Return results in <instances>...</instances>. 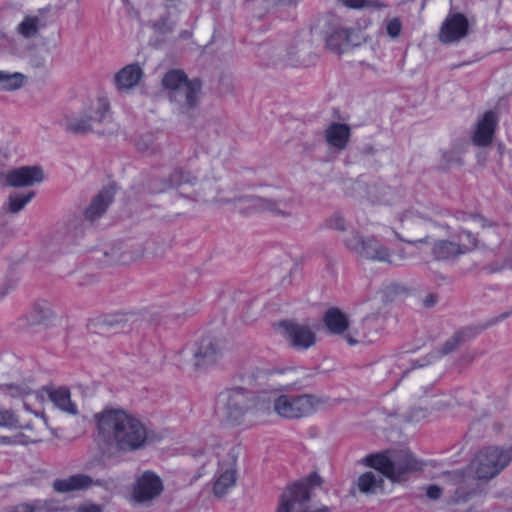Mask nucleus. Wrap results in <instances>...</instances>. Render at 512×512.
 I'll use <instances>...</instances> for the list:
<instances>
[{
    "label": "nucleus",
    "instance_id": "obj_1",
    "mask_svg": "<svg viewBox=\"0 0 512 512\" xmlns=\"http://www.w3.org/2000/svg\"><path fill=\"white\" fill-rule=\"evenodd\" d=\"M404 218L415 225L431 223L448 234L447 238L433 239L426 235L419 239H405L394 231L395 237L416 249L430 246L433 260L454 262L473 251H480L486 257L495 258L493 271L510 266L512 257V225L498 224L479 214L456 211L434 218L409 211Z\"/></svg>",
    "mask_w": 512,
    "mask_h": 512
},
{
    "label": "nucleus",
    "instance_id": "obj_2",
    "mask_svg": "<svg viewBox=\"0 0 512 512\" xmlns=\"http://www.w3.org/2000/svg\"><path fill=\"white\" fill-rule=\"evenodd\" d=\"M98 440L103 452L127 453L143 448L147 441L145 425L122 409H104L94 415Z\"/></svg>",
    "mask_w": 512,
    "mask_h": 512
},
{
    "label": "nucleus",
    "instance_id": "obj_3",
    "mask_svg": "<svg viewBox=\"0 0 512 512\" xmlns=\"http://www.w3.org/2000/svg\"><path fill=\"white\" fill-rule=\"evenodd\" d=\"M290 385L283 388L265 391V401L269 408L265 415L274 412L285 419H301L308 417L320 410L328 402V399L315 394H292Z\"/></svg>",
    "mask_w": 512,
    "mask_h": 512
},
{
    "label": "nucleus",
    "instance_id": "obj_4",
    "mask_svg": "<svg viewBox=\"0 0 512 512\" xmlns=\"http://www.w3.org/2000/svg\"><path fill=\"white\" fill-rule=\"evenodd\" d=\"M227 421L240 424L246 416L265 415L269 408L265 391H250L244 386L226 389L219 396Z\"/></svg>",
    "mask_w": 512,
    "mask_h": 512
},
{
    "label": "nucleus",
    "instance_id": "obj_5",
    "mask_svg": "<svg viewBox=\"0 0 512 512\" xmlns=\"http://www.w3.org/2000/svg\"><path fill=\"white\" fill-rule=\"evenodd\" d=\"M162 86L179 113L190 114L198 107L202 90L199 79H189L184 71L172 69L164 74Z\"/></svg>",
    "mask_w": 512,
    "mask_h": 512
},
{
    "label": "nucleus",
    "instance_id": "obj_6",
    "mask_svg": "<svg viewBox=\"0 0 512 512\" xmlns=\"http://www.w3.org/2000/svg\"><path fill=\"white\" fill-rule=\"evenodd\" d=\"M321 477L312 473L307 478L288 485L282 492L276 512H329L327 506L315 508L310 505L313 490L320 487Z\"/></svg>",
    "mask_w": 512,
    "mask_h": 512
},
{
    "label": "nucleus",
    "instance_id": "obj_7",
    "mask_svg": "<svg viewBox=\"0 0 512 512\" xmlns=\"http://www.w3.org/2000/svg\"><path fill=\"white\" fill-rule=\"evenodd\" d=\"M364 463L380 472L392 481H401L407 474L420 470L417 459L406 450L388 454H371L365 457Z\"/></svg>",
    "mask_w": 512,
    "mask_h": 512
},
{
    "label": "nucleus",
    "instance_id": "obj_8",
    "mask_svg": "<svg viewBox=\"0 0 512 512\" xmlns=\"http://www.w3.org/2000/svg\"><path fill=\"white\" fill-rule=\"evenodd\" d=\"M344 246L361 259L397 265V261L392 259V251L375 236L354 231L344 239Z\"/></svg>",
    "mask_w": 512,
    "mask_h": 512
},
{
    "label": "nucleus",
    "instance_id": "obj_9",
    "mask_svg": "<svg viewBox=\"0 0 512 512\" xmlns=\"http://www.w3.org/2000/svg\"><path fill=\"white\" fill-rule=\"evenodd\" d=\"M184 198L214 205H225L236 200L235 195L215 177H206L200 182L196 179V185L189 190L188 195H185Z\"/></svg>",
    "mask_w": 512,
    "mask_h": 512
},
{
    "label": "nucleus",
    "instance_id": "obj_10",
    "mask_svg": "<svg viewBox=\"0 0 512 512\" xmlns=\"http://www.w3.org/2000/svg\"><path fill=\"white\" fill-rule=\"evenodd\" d=\"M511 459L508 451L497 447H489L480 451L471 462L478 479L488 480L504 469Z\"/></svg>",
    "mask_w": 512,
    "mask_h": 512
},
{
    "label": "nucleus",
    "instance_id": "obj_11",
    "mask_svg": "<svg viewBox=\"0 0 512 512\" xmlns=\"http://www.w3.org/2000/svg\"><path fill=\"white\" fill-rule=\"evenodd\" d=\"M196 185V176L184 168H176L170 174L155 177L150 182V190L153 193H164L174 189L184 197L189 190Z\"/></svg>",
    "mask_w": 512,
    "mask_h": 512
},
{
    "label": "nucleus",
    "instance_id": "obj_12",
    "mask_svg": "<svg viewBox=\"0 0 512 512\" xmlns=\"http://www.w3.org/2000/svg\"><path fill=\"white\" fill-rule=\"evenodd\" d=\"M362 39L359 29L347 27L339 19H333L326 37V46L330 51L341 54L351 46L360 45Z\"/></svg>",
    "mask_w": 512,
    "mask_h": 512
},
{
    "label": "nucleus",
    "instance_id": "obj_13",
    "mask_svg": "<svg viewBox=\"0 0 512 512\" xmlns=\"http://www.w3.org/2000/svg\"><path fill=\"white\" fill-rule=\"evenodd\" d=\"M237 480L236 456L226 453L219 461L213 484V494L216 497L225 496L232 489Z\"/></svg>",
    "mask_w": 512,
    "mask_h": 512
},
{
    "label": "nucleus",
    "instance_id": "obj_14",
    "mask_svg": "<svg viewBox=\"0 0 512 512\" xmlns=\"http://www.w3.org/2000/svg\"><path fill=\"white\" fill-rule=\"evenodd\" d=\"M279 326L283 336L294 348L307 349L315 344L316 336L310 326L293 321H283Z\"/></svg>",
    "mask_w": 512,
    "mask_h": 512
},
{
    "label": "nucleus",
    "instance_id": "obj_15",
    "mask_svg": "<svg viewBox=\"0 0 512 512\" xmlns=\"http://www.w3.org/2000/svg\"><path fill=\"white\" fill-rule=\"evenodd\" d=\"M163 491L161 479L153 472H144L135 482L132 498L137 503H146L157 498Z\"/></svg>",
    "mask_w": 512,
    "mask_h": 512
},
{
    "label": "nucleus",
    "instance_id": "obj_16",
    "mask_svg": "<svg viewBox=\"0 0 512 512\" xmlns=\"http://www.w3.org/2000/svg\"><path fill=\"white\" fill-rule=\"evenodd\" d=\"M469 23L461 13L449 14L442 23L439 40L444 44L460 41L468 35Z\"/></svg>",
    "mask_w": 512,
    "mask_h": 512
},
{
    "label": "nucleus",
    "instance_id": "obj_17",
    "mask_svg": "<svg viewBox=\"0 0 512 512\" xmlns=\"http://www.w3.org/2000/svg\"><path fill=\"white\" fill-rule=\"evenodd\" d=\"M409 393L415 400H424L430 409H439L446 405V402L439 399L441 396L436 391L433 382L423 375H418L410 385Z\"/></svg>",
    "mask_w": 512,
    "mask_h": 512
},
{
    "label": "nucleus",
    "instance_id": "obj_18",
    "mask_svg": "<svg viewBox=\"0 0 512 512\" xmlns=\"http://www.w3.org/2000/svg\"><path fill=\"white\" fill-rule=\"evenodd\" d=\"M44 178V171L40 166H22L5 174L6 184L15 188L33 186L41 183Z\"/></svg>",
    "mask_w": 512,
    "mask_h": 512
},
{
    "label": "nucleus",
    "instance_id": "obj_19",
    "mask_svg": "<svg viewBox=\"0 0 512 512\" xmlns=\"http://www.w3.org/2000/svg\"><path fill=\"white\" fill-rule=\"evenodd\" d=\"M265 376L264 369L260 368L256 361L248 359L241 362L235 374V380L239 383L237 386H244L250 391H258Z\"/></svg>",
    "mask_w": 512,
    "mask_h": 512
},
{
    "label": "nucleus",
    "instance_id": "obj_20",
    "mask_svg": "<svg viewBox=\"0 0 512 512\" xmlns=\"http://www.w3.org/2000/svg\"><path fill=\"white\" fill-rule=\"evenodd\" d=\"M498 118L493 111L485 112L476 122L472 135V142L479 147H486L492 143Z\"/></svg>",
    "mask_w": 512,
    "mask_h": 512
},
{
    "label": "nucleus",
    "instance_id": "obj_21",
    "mask_svg": "<svg viewBox=\"0 0 512 512\" xmlns=\"http://www.w3.org/2000/svg\"><path fill=\"white\" fill-rule=\"evenodd\" d=\"M101 479L94 480L86 474H74L67 478L56 479L53 482V488L59 493H69L80 490H87L93 486H104Z\"/></svg>",
    "mask_w": 512,
    "mask_h": 512
},
{
    "label": "nucleus",
    "instance_id": "obj_22",
    "mask_svg": "<svg viewBox=\"0 0 512 512\" xmlns=\"http://www.w3.org/2000/svg\"><path fill=\"white\" fill-rule=\"evenodd\" d=\"M390 190L379 185H369L362 181H356L351 185L350 195L357 199H367L373 203L385 204L389 202L387 196Z\"/></svg>",
    "mask_w": 512,
    "mask_h": 512
},
{
    "label": "nucleus",
    "instance_id": "obj_23",
    "mask_svg": "<svg viewBox=\"0 0 512 512\" xmlns=\"http://www.w3.org/2000/svg\"><path fill=\"white\" fill-rule=\"evenodd\" d=\"M221 354V347L217 339L205 337L200 340L194 350V366L196 368L203 367L214 363Z\"/></svg>",
    "mask_w": 512,
    "mask_h": 512
},
{
    "label": "nucleus",
    "instance_id": "obj_24",
    "mask_svg": "<svg viewBox=\"0 0 512 512\" xmlns=\"http://www.w3.org/2000/svg\"><path fill=\"white\" fill-rule=\"evenodd\" d=\"M350 137L351 129L344 123L332 122L324 131V138L327 145L337 152L347 148Z\"/></svg>",
    "mask_w": 512,
    "mask_h": 512
},
{
    "label": "nucleus",
    "instance_id": "obj_25",
    "mask_svg": "<svg viewBox=\"0 0 512 512\" xmlns=\"http://www.w3.org/2000/svg\"><path fill=\"white\" fill-rule=\"evenodd\" d=\"M240 200L249 202L251 206L257 211H268L273 213L274 215L281 216L283 218H288L292 216V213L287 210L289 205L292 203V200L275 201L272 199L258 196L244 197L241 198Z\"/></svg>",
    "mask_w": 512,
    "mask_h": 512
},
{
    "label": "nucleus",
    "instance_id": "obj_26",
    "mask_svg": "<svg viewBox=\"0 0 512 512\" xmlns=\"http://www.w3.org/2000/svg\"><path fill=\"white\" fill-rule=\"evenodd\" d=\"M143 77V70L138 64H129L114 76V84L118 91L129 92L138 85Z\"/></svg>",
    "mask_w": 512,
    "mask_h": 512
},
{
    "label": "nucleus",
    "instance_id": "obj_27",
    "mask_svg": "<svg viewBox=\"0 0 512 512\" xmlns=\"http://www.w3.org/2000/svg\"><path fill=\"white\" fill-rule=\"evenodd\" d=\"M43 391L57 409L69 415H78L77 405L72 401L71 392L67 387L45 388Z\"/></svg>",
    "mask_w": 512,
    "mask_h": 512
},
{
    "label": "nucleus",
    "instance_id": "obj_28",
    "mask_svg": "<svg viewBox=\"0 0 512 512\" xmlns=\"http://www.w3.org/2000/svg\"><path fill=\"white\" fill-rule=\"evenodd\" d=\"M114 197V188L112 186L103 188L91 201L85 210V218L94 221L101 217L111 204Z\"/></svg>",
    "mask_w": 512,
    "mask_h": 512
},
{
    "label": "nucleus",
    "instance_id": "obj_29",
    "mask_svg": "<svg viewBox=\"0 0 512 512\" xmlns=\"http://www.w3.org/2000/svg\"><path fill=\"white\" fill-rule=\"evenodd\" d=\"M105 255L109 257L111 263L129 264L143 257L144 249L142 247L130 249L127 246H117L105 252Z\"/></svg>",
    "mask_w": 512,
    "mask_h": 512
},
{
    "label": "nucleus",
    "instance_id": "obj_30",
    "mask_svg": "<svg viewBox=\"0 0 512 512\" xmlns=\"http://www.w3.org/2000/svg\"><path fill=\"white\" fill-rule=\"evenodd\" d=\"M325 326L331 334H343L349 327L348 316L338 308L328 309L323 317Z\"/></svg>",
    "mask_w": 512,
    "mask_h": 512
},
{
    "label": "nucleus",
    "instance_id": "obj_31",
    "mask_svg": "<svg viewBox=\"0 0 512 512\" xmlns=\"http://www.w3.org/2000/svg\"><path fill=\"white\" fill-rule=\"evenodd\" d=\"M444 479L447 484L456 486L454 491V502L466 501L472 494V490H467V479L464 472L455 471L444 474Z\"/></svg>",
    "mask_w": 512,
    "mask_h": 512
},
{
    "label": "nucleus",
    "instance_id": "obj_32",
    "mask_svg": "<svg viewBox=\"0 0 512 512\" xmlns=\"http://www.w3.org/2000/svg\"><path fill=\"white\" fill-rule=\"evenodd\" d=\"M383 483V475L380 472L376 473L368 471L361 474L357 478L355 487L359 490V492L369 495L376 494L377 491L382 488Z\"/></svg>",
    "mask_w": 512,
    "mask_h": 512
},
{
    "label": "nucleus",
    "instance_id": "obj_33",
    "mask_svg": "<svg viewBox=\"0 0 512 512\" xmlns=\"http://www.w3.org/2000/svg\"><path fill=\"white\" fill-rule=\"evenodd\" d=\"M43 23L40 17L28 15L17 25L16 32L25 39L36 38L39 35Z\"/></svg>",
    "mask_w": 512,
    "mask_h": 512
},
{
    "label": "nucleus",
    "instance_id": "obj_34",
    "mask_svg": "<svg viewBox=\"0 0 512 512\" xmlns=\"http://www.w3.org/2000/svg\"><path fill=\"white\" fill-rule=\"evenodd\" d=\"M463 152L464 148L462 146H453L441 151L439 169L445 171L454 166H462L464 164Z\"/></svg>",
    "mask_w": 512,
    "mask_h": 512
},
{
    "label": "nucleus",
    "instance_id": "obj_35",
    "mask_svg": "<svg viewBox=\"0 0 512 512\" xmlns=\"http://www.w3.org/2000/svg\"><path fill=\"white\" fill-rule=\"evenodd\" d=\"M109 112V103L104 98H98L92 101L84 111V114L90 119L94 125L96 123H102Z\"/></svg>",
    "mask_w": 512,
    "mask_h": 512
},
{
    "label": "nucleus",
    "instance_id": "obj_36",
    "mask_svg": "<svg viewBox=\"0 0 512 512\" xmlns=\"http://www.w3.org/2000/svg\"><path fill=\"white\" fill-rule=\"evenodd\" d=\"M27 77L20 72H7L0 70V90L16 91L21 89Z\"/></svg>",
    "mask_w": 512,
    "mask_h": 512
},
{
    "label": "nucleus",
    "instance_id": "obj_37",
    "mask_svg": "<svg viewBox=\"0 0 512 512\" xmlns=\"http://www.w3.org/2000/svg\"><path fill=\"white\" fill-rule=\"evenodd\" d=\"M66 129L76 134H83L93 130V124L90 119L83 113L80 116H67Z\"/></svg>",
    "mask_w": 512,
    "mask_h": 512
},
{
    "label": "nucleus",
    "instance_id": "obj_38",
    "mask_svg": "<svg viewBox=\"0 0 512 512\" xmlns=\"http://www.w3.org/2000/svg\"><path fill=\"white\" fill-rule=\"evenodd\" d=\"M136 147L143 153L154 154L160 150L158 137L152 133H146L139 137L136 142Z\"/></svg>",
    "mask_w": 512,
    "mask_h": 512
},
{
    "label": "nucleus",
    "instance_id": "obj_39",
    "mask_svg": "<svg viewBox=\"0 0 512 512\" xmlns=\"http://www.w3.org/2000/svg\"><path fill=\"white\" fill-rule=\"evenodd\" d=\"M34 192L26 194H11L8 198V211L12 214L20 212L34 197Z\"/></svg>",
    "mask_w": 512,
    "mask_h": 512
},
{
    "label": "nucleus",
    "instance_id": "obj_40",
    "mask_svg": "<svg viewBox=\"0 0 512 512\" xmlns=\"http://www.w3.org/2000/svg\"><path fill=\"white\" fill-rule=\"evenodd\" d=\"M471 337L470 330H460L454 333L444 344L443 353L448 354L457 349L464 341Z\"/></svg>",
    "mask_w": 512,
    "mask_h": 512
},
{
    "label": "nucleus",
    "instance_id": "obj_41",
    "mask_svg": "<svg viewBox=\"0 0 512 512\" xmlns=\"http://www.w3.org/2000/svg\"><path fill=\"white\" fill-rule=\"evenodd\" d=\"M324 227L343 233L348 230V223L342 213L334 212L325 219Z\"/></svg>",
    "mask_w": 512,
    "mask_h": 512
},
{
    "label": "nucleus",
    "instance_id": "obj_42",
    "mask_svg": "<svg viewBox=\"0 0 512 512\" xmlns=\"http://www.w3.org/2000/svg\"><path fill=\"white\" fill-rule=\"evenodd\" d=\"M175 24L176 22L170 13H167L161 16L157 21H154L151 26L155 32L165 35L171 33L174 30Z\"/></svg>",
    "mask_w": 512,
    "mask_h": 512
},
{
    "label": "nucleus",
    "instance_id": "obj_43",
    "mask_svg": "<svg viewBox=\"0 0 512 512\" xmlns=\"http://www.w3.org/2000/svg\"><path fill=\"white\" fill-rule=\"evenodd\" d=\"M35 314V321L38 323H44L54 317V312L50 304L46 302H38L33 307Z\"/></svg>",
    "mask_w": 512,
    "mask_h": 512
},
{
    "label": "nucleus",
    "instance_id": "obj_44",
    "mask_svg": "<svg viewBox=\"0 0 512 512\" xmlns=\"http://www.w3.org/2000/svg\"><path fill=\"white\" fill-rule=\"evenodd\" d=\"M0 390L11 396V397H21L24 395L30 394L31 390L28 386L17 385V384H4L0 386Z\"/></svg>",
    "mask_w": 512,
    "mask_h": 512
},
{
    "label": "nucleus",
    "instance_id": "obj_45",
    "mask_svg": "<svg viewBox=\"0 0 512 512\" xmlns=\"http://www.w3.org/2000/svg\"><path fill=\"white\" fill-rule=\"evenodd\" d=\"M386 34L395 39L399 37L402 31V22L398 17L390 18L384 21Z\"/></svg>",
    "mask_w": 512,
    "mask_h": 512
},
{
    "label": "nucleus",
    "instance_id": "obj_46",
    "mask_svg": "<svg viewBox=\"0 0 512 512\" xmlns=\"http://www.w3.org/2000/svg\"><path fill=\"white\" fill-rule=\"evenodd\" d=\"M344 6L360 9L363 7H380L378 0H339Z\"/></svg>",
    "mask_w": 512,
    "mask_h": 512
},
{
    "label": "nucleus",
    "instance_id": "obj_47",
    "mask_svg": "<svg viewBox=\"0 0 512 512\" xmlns=\"http://www.w3.org/2000/svg\"><path fill=\"white\" fill-rule=\"evenodd\" d=\"M429 410L431 409L429 408V405L426 404V407L411 409L406 413L405 418L409 422H418L427 417Z\"/></svg>",
    "mask_w": 512,
    "mask_h": 512
},
{
    "label": "nucleus",
    "instance_id": "obj_48",
    "mask_svg": "<svg viewBox=\"0 0 512 512\" xmlns=\"http://www.w3.org/2000/svg\"><path fill=\"white\" fill-rule=\"evenodd\" d=\"M76 512H103V506L92 502H86L79 505Z\"/></svg>",
    "mask_w": 512,
    "mask_h": 512
},
{
    "label": "nucleus",
    "instance_id": "obj_49",
    "mask_svg": "<svg viewBox=\"0 0 512 512\" xmlns=\"http://www.w3.org/2000/svg\"><path fill=\"white\" fill-rule=\"evenodd\" d=\"M442 495V489L440 486L438 485H429L427 486L426 488V496L430 499V500H437L441 497Z\"/></svg>",
    "mask_w": 512,
    "mask_h": 512
},
{
    "label": "nucleus",
    "instance_id": "obj_50",
    "mask_svg": "<svg viewBox=\"0 0 512 512\" xmlns=\"http://www.w3.org/2000/svg\"><path fill=\"white\" fill-rule=\"evenodd\" d=\"M392 259L397 261V265L396 266H399L403 261H405L407 259V253H406L405 249L404 248H399L397 250L396 256L394 257L392 255Z\"/></svg>",
    "mask_w": 512,
    "mask_h": 512
},
{
    "label": "nucleus",
    "instance_id": "obj_51",
    "mask_svg": "<svg viewBox=\"0 0 512 512\" xmlns=\"http://www.w3.org/2000/svg\"><path fill=\"white\" fill-rule=\"evenodd\" d=\"M438 300V297L434 294L427 295L423 300V305L427 308L433 307Z\"/></svg>",
    "mask_w": 512,
    "mask_h": 512
},
{
    "label": "nucleus",
    "instance_id": "obj_52",
    "mask_svg": "<svg viewBox=\"0 0 512 512\" xmlns=\"http://www.w3.org/2000/svg\"><path fill=\"white\" fill-rule=\"evenodd\" d=\"M35 509L29 504H20L14 508L12 512H34Z\"/></svg>",
    "mask_w": 512,
    "mask_h": 512
},
{
    "label": "nucleus",
    "instance_id": "obj_53",
    "mask_svg": "<svg viewBox=\"0 0 512 512\" xmlns=\"http://www.w3.org/2000/svg\"><path fill=\"white\" fill-rule=\"evenodd\" d=\"M380 316V313L379 312H376V313H373L371 315H366L363 320H362V324L363 325H369L370 323H372L374 320H376L378 317Z\"/></svg>",
    "mask_w": 512,
    "mask_h": 512
},
{
    "label": "nucleus",
    "instance_id": "obj_54",
    "mask_svg": "<svg viewBox=\"0 0 512 512\" xmlns=\"http://www.w3.org/2000/svg\"><path fill=\"white\" fill-rule=\"evenodd\" d=\"M24 409H25L27 412H29V413H33V414H34V421H33V420H31V419H29V420H28V421H31L32 423H36V417H35V415H38V418H39V419H41V416L45 417L43 413L38 414V413L33 412V411H32V409H31V407H30V405H29L27 402H24ZM44 419L46 420V418H44ZM45 423L47 424V422H46V421H45Z\"/></svg>",
    "mask_w": 512,
    "mask_h": 512
},
{
    "label": "nucleus",
    "instance_id": "obj_55",
    "mask_svg": "<svg viewBox=\"0 0 512 512\" xmlns=\"http://www.w3.org/2000/svg\"><path fill=\"white\" fill-rule=\"evenodd\" d=\"M344 338L345 340L348 342V344L350 345H355L356 343L359 342V340H357L353 335H351L350 333H347L344 335Z\"/></svg>",
    "mask_w": 512,
    "mask_h": 512
},
{
    "label": "nucleus",
    "instance_id": "obj_56",
    "mask_svg": "<svg viewBox=\"0 0 512 512\" xmlns=\"http://www.w3.org/2000/svg\"><path fill=\"white\" fill-rule=\"evenodd\" d=\"M287 60L292 62V63L297 61V59L295 58V55L294 54H290V53L287 56Z\"/></svg>",
    "mask_w": 512,
    "mask_h": 512
},
{
    "label": "nucleus",
    "instance_id": "obj_57",
    "mask_svg": "<svg viewBox=\"0 0 512 512\" xmlns=\"http://www.w3.org/2000/svg\"><path fill=\"white\" fill-rule=\"evenodd\" d=\"M362 338L365 339V338H368V335L366 333H363L362 334Z\"/></svg>",
    "mask_w": 512,
    "mask_h": 512
}]
</instances>
